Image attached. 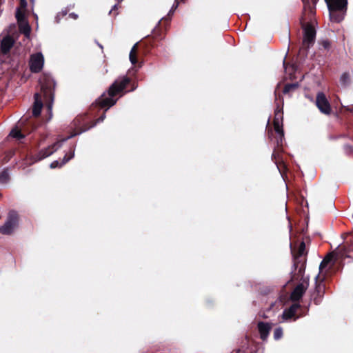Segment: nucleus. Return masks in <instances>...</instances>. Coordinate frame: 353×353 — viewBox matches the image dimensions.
Masks as SVG:
<instances>
[{"instance_id":"30","label":"nucleus","mask_w":353,"mask_h":353,"mask_svg":"<svg viewBox=\"0 0 353 353\" xmlns=\"http://www.w3.org/2000/svg\"><path fill=\"white\" fill-rule=\"evenodd\" d=\"M70 17L73 18L74 19H77L78 16L77 14L72 12V13H70V15H69Z\"/></svg>"},{"instance_id":"3","label":"nucleus","mask_w":353,"mask_h":353,"mask_svg":"<svg viewBox=\"0 0 353 353\" xmlns=\"http://www.w3.org/2000/svg\"><path fill=\"white\" fill-rule=\"evenodd\" d=\"M77 134H71L65 138L59 139L55 143L49 145L48 148L41 150L34 157V162L41 161L46 157H50L59 148H61L63 144L70 139L76 136Z\"/></svg>"},{"instance_id":"15","label":"nucleus","mask_w":353,"mask_h":353,"mask_svg":"<svg viewBox=\"0 0 353 353\" xmlns=\"http://www.w3.org/2000/svg\"><path fill=\"white\" fill-rule=\"evenodd\" d=\"M300 307L299 303L292 305L288 309H286L283 312V319L288 320L294 316L297 309Z\"/></svg>"},{"instance_id":"11","label":"nucleus","mask_w":353,"mask_h":353,"mask_svg":"<svg viewBox=\"0 0 353 353\" xmlns=\"http://www.w3.org/2000/svg\"><path fill=\"white\" fill-rule=\"evenodd\" d=\"M14 45V40L10 36L4 37L1 41L0 50L3 54H7Z\"/></svg>"},{"instance_id":"1","label":"nucleus","mask_w":353,"mask_h":353,"mask_svg":"<svg viewBox=\"0 0 353 353\" xmlns=\"http://www.w3.org/2000/svg\"><path fill=\"white\" fill-rule=\"evenodd\" d=\"M130 81V78L126 76L119 77L109 90L96 100V103L102 108H106V111L116 103L117 99H114V97L125 88Z\"/></svg>"},{"instance_id":"21","label":"nucleus","mask_w":353,"mask_h":353,"mask_svg":"<svg viewBox=\"0 0 353 353\" xmlns=\"http://www.w3.org/2000/svg\"><path fill=\"white\" fill-rule=\"evenodd\" d=\"M137 46V43H135L132 48L129 55L130 61L132 65H134L137 62L136 57Z\"/></svg>"},{"instance_id":"17","label":"nucleus","mask_w":353,"mask_h":353,"mask_svg":"<svg viewBox=\"0 0 353 353\" xmlns=\"http://www.w3.org/2000/svg\"><path fill=\"white\" fill-rule=\"evenodd\" d=\"M351 77L350 74L345 72L341 74L340 78V83L342 86H347L350 83Z\"/></svg>"},{"instance_id":"37","label":"nucleus","mask_w":353,"mask_h":353,"mask_svg":"<svg viewBox=\"0 0 353 353\" xmlns=\"http://www.w3.org/2000/svg\"><path fill=\"white\" fill-rule=\"evenodd\" d=\"M30 1L34 3V0H30Z\"/></svg>"},{"instance_id":"23","label":"nucleus","mask_w":353,"mask_h":353,"mask_svg":"<svg viewBox=\"0 0 353 353\" xmlns=\"http://www.w3.org/2000/svg\"><path fill=\"white\" fill-rule=\"evenodd\" d=\"M283 336V330L281 327H278L275 329L274 332V338L275 340L280 339Z\"/></svg>"},{"instance_id":"4","label":"nucleus","mask_w":353,"mask_h":353,"mask_svg":"<svg viewBox=\"0 0 353 353\" xmlns=\"http://www.w3.org/2000/svg\"><path fill=\"white\" fill-rule=\"evenodd\" d=\"M303 48L308 50L314 43L316 37V30L314 26L309 23L303 25Z\"/></svg>"},{"instance_id":"5","label":"nucleus","mask_w":353,"mask_h":353,"mask_svg":"<svg viewBox=\"0 0 353 353\" xmlns=\"http://www.w3.org/2000/svg\"><path fill=\"white\" fill-rule=\"evenodd\" d=\"M18 225V215L15 211H10L8 214L7 221L3 225L0 227V233L3 234H10Z\"/></svg>"},{"instance_id":"6","label":"nucleus","mask_w":353,"mask_h":353,"mask_svg":"<svg viewBox=\"0 0 353 353\" xmlns=\"http://www.w3.org/2000/svg\"><path fill=\"white\" fill-rule=\"evenodd\" d=\"M44 65V57L41 52H37L30 55L29 65L32 72H39Z\"/></svg>"},{"instance_id":"38","label":"nucleus","mask_w":353,"mask_h":353,"mask_svg":"<svg viewBox=\"0 0 353 353\" xmlns=\"http://www.w3.org/2000/svg\"><path fill=\"white\" fill-rule=\"evenodd\" d=\"M81 132H79V134H81ZM76 134H77L76 135L79 134V133H76Z\"/></svg>"},{"instance_id":"32","label":"nucleus","mask_w":353,"mask_h":353,"mask_svg":"<svg viewBox=\"0 0 353 353\" xmlns=\"http://www.w3.org/2000/svg\"><path fill=\"white\" fill-rule=\"evenodd\" d=\"M346 150H347V151L351 152L352 149V148L350 146L347 145L346 146Z\"/></svg>"},{"instance_id":"27","label":"nucleus","mask_w":353,"mask_h":353,"mask_svg":"<svg viewBox=\"0 0 353 353\" xmlns=\"http://www.w3.org/2000/svg\"><path fill=\"white\" fill-rule=\"evenodd\" d=\"M276 118H278L280 122L281 121L282 113L281 112V111L279 110H276L275 112V119Z\"/></svg>"},{"instance_id":"7","label":"nucleus","mask_w":353,"mask_h":353,"mask_svg":"<svg viewBox=\"0 0 353 353\" xmlns=\"http://www.w3.org/2000/svg\"><path fill=\"white\" fill-rule=\"evenodd\" d=\"M16 18L17 19L19 31L24 34L26 37H29L31 28L26 19L24 12H21L19 8L17 9Z\"/></svg>"},{"instance_id":"13","label":"nucleus","mask_w":353,"mask_h":353,"mask_svg":"<svg viewBox=\"0 0 353 353\" xmlns=\"http://www.w3.org/2000/svg\"><path fill=\"white\" fill-rule=\"evenodd\" d=\"M306 287L303 284H299L291 294V299L294 301H299L306 290Z\"/></svg>"},{"instance_id":"20","label":"nucleus","mask_w":353,"mask_h":353,"mask_svg":"<svg viewBox=\"0 0 353 353\" xmlns=\"http://www.w3.org/2000/svg\"><path fill=\"white\" fill-rule=\"evenodd\" d=\"M333 255L332 254H328L320 263L319 265V270L322 271L329 263L332 261Z\"/></svg>"},{"instance_id":"28","label":"nucleus","mask_w":353,"mask_h":353,"mask_svg":"<svg viewBox=\"0 0 353 353\" xmlns=\"http://www.w3.org/2000/svg\"><path fill=\"white\" fill-rule=\"evenodd\" d=\"M305 245L303 242H302L300 245L299 248V254L302 255L303 254L304 250H305Z\"/></svg>"},{"instance_id":"22","label":"nucleus","mask_w":353,"mask_h":353,"mask_svg":"<svg viewBox=\"0 0 353 353\" xmlns=\"http://www.w3.org/2000/svg\"><path fill=\"white\" fill-rule=\"evenodd\" d=\"M9 181V173L7 170L0 172V184H6Z\"/></svg>"},{"instance_id":"26","label":"nucleus","mask_w":353,"mask_h":353,"mask_svg":"<svg viewBox=\"0 0 353 353\" xmlns=\"http://www.w3.org/2000/svg\"><path fill=\"white\" fill-rule=\"evenodd\" d=\"M27 1L26 0H20V6L21 7L19 8L21 12H23V10H25L27 7Z\"/></svg>"},{"instance_id":"33","label":"nucleus","mask_w":353,"mask_h":353,"mask_svg":"<svg viewBox=\"0 0 353 353\" xmlns=\"http://www.w3.org/2000/svg\"><path fill=\"white\" fill-rule=\"evenodd\" d=\"M319 278V275L316 276V277H315L316 283L317 282Z\"/></svg>"},{"instance_id":"14","label":"nucleus","mask_w":353,"mask_h":353,"mask_svg":"<svg viewBox=\"0 0 353 353\" xmlns=\"http://www.w3.org/2000/svg\"><path fill=\"white\" fill-rule=\"evenodd\" d=\"M43 108V103L38 93L34 94V102L32 108V114L34 117L40 115Z\"/></svg>"},{"instance_id":"29","label":"nucleus","mask_w":353,"mask_h":353,"mask_svg":"<svg viewBox=\"0 0 353 353\" xmlns=\"http://www.w3.org/2000/svg\"><path fill=\"white\" fill-rule=\"evenodd\" d=\"M105 118V114H103L97 121L96 123L102 122Z\"/></svg>"},{"instance_id":"9","label":"nucleus","mask_w":353,"mask_h":353,"mask_svg":"<svg viewBox=\"0 0 353 353\" xmlns=\"http://www.w3.org/2000/svg\"><path fill=\"white\" fill-rule=\"evenodd\" d=\"M41 90L45 95L52 96V90L55 86V83L53 79L50 77H46L44 79L40 80Z\"/></svg>"},{"instance_id":"18","label":"nucleus","mask_w":353,"mask_h":353,"mask_svg":"<svg viewBox=\"0 0 353 353\" xmlns=\"http://www.w3.org/2000/svg\"><path fill=\"white\" fill-rule=\"evenodd\" d=\"M9 136L16 139L17 140H21L24 138V135L21 132V131L17 128H13Z\"/></svg>"},{"instance_id":"19","label":"nucleus","mask_w":353,"mask_h":353,"mask_svg":"<svg viewBox=\"0 0 353 353\" xmlns=\"http://www.w3.org/2000/svg\"><path fill=\"white\" fill-rule=\"evenodd\" d=\"M298 83H288L286 84L283 89V93L284 94H288L292 91H294L296 89L299 87Z\"/></svg>"},{"instance_id":"31","label":"nucleus","mask_w":353,"mask_h":353,"mask_svg":"<svg viewBox=\"0 0 353 353\" xmlns=\"http://www.w3.org/2000/svg\"><path fill=\"white\" fill-rule=\"evenodd\" d=\"M118 8V5L117 4H115L112 6V8L111 9V10L110 11L109 13H111L113 10H116Z\"/></svg>"},{"instance_id":"10","label":"nucleus","mask_w":353,"mask_h":353,"mask_svg":"<svg viewBox=\"0 0 353 353\" xmlns=\"http://www.w3.org/2000/svg\"><path fill=\"white\" fill-rule=\"evenodd\" d=\"M257 327L261 339L263 341H265L268 339L270 331L272 329V324L269 323L259 322Z\"/></svg>"},{"instance_id":"2","label":"nucleus","mask_w":353,"mask_h":353,"mask_svg":"<svg viewBox=\"0 0 353 353\" xmlns=\"http://www.w3.org/2000/svg\"><path fill=\"white\" fill-rule=\"evenodd\" d=\"M325 1L330 12V20L334 22H341L344 19L347 0H336V3L331 0Z\"/></svg>"},{"instance_id":"16","label":"nucleus","mask_w":353,"mask_h":353,"mask_svg":"<svg viewBox=\"0 0 353 353\" xmlns=\"http://www.w3.org/2000/svg\"><path fill=\"white\" fill-rule=\"evenodd\" d=\"M274 130L279 137L280 141L282 142L283 137L284 136L282 125L278 118L274 119Z\"/></svg>"},{"instance_id":"25","label":"nucleus","mask_w":353,"mask_h":353,"mask_svg":"<svg viewBox=\"0 0 353 353\" xmlns=\"http://www.w3.org/2000/svg\"><path fill=\"white\" fill-rule=\"evenodd\" d=\"M179 6V0H175L174 3L172 6L170 10L169 11L168 15L172 14L174 12V10L178 8Z\"/></svg>"},{"instance_id":"24","label":"nucleus","mask_w":353,"mask_h":353,"mask_svg":"<svg viewBox=\"0 0 353 353\" xmlns=\"http://www.w3.org/2000/svg\"><path fill=\"white\" fill-rule=\"evenodd\" d=\"M321 49L328 50L330 46V43L327 39H324L320 41Z\"/></svg>"},{"instance_id":"34","label":"nucleus","mask_w":353,"mask_h":353,"mask_svg":"<svg viewBox=\"0 0 353 353\" xmlns=\"http://www.w3.org/2000/svg\"><path fill=\"white\" fill-rule=\"evenodd\" d=\"M272 158L276 159V154L274 152L272 155Z\"/></svg>"},{"instance_id":"12","label":"nucleus","mask_w":353,"mask_h":353,"mask_svg":"<svg viewBox=\"0 0 353 353\" xmlns=\"http://www.w3.org/2000/svg\"><path fill=\"white\" fill-rule=\"evenodd\" d=\"M74 157V148L72 150H71L69 155H68V154H66L61 162H59L57 160L52 161L50 165V168L52 169L57 168H61L63 165H65L67 162H68L71 159H72Z\"/></svg>"},{"instance_id":"8","label":"nucleus","mask_w":353,"mask_h":353,"mask_svg":"<svg viewBox=\"0 0 353 353\" xmlns=\"http://www.w3.org/2000/svg\"><path fill=\"white\" fill-rule=\"evenodd\" d=\"M315 103L321 112L325 114H329L331 112L330 104L323 92H319L316 94Z\"/></svg>"},{"instance_id":"35","label":"nucleus","mask_w":353,"mask_h":353,"mask_svg":"<svg viewBox=\"0 0 353 353\" xmlns=\"http://www.w3.org/2000/svg\"><path fill=\"white\" fill-rule=\"evenodd\" d=\"M97 45L99 46L100 48L103 49V46L101 45L100 43H97Z\"/></svg>"},{"instance_id":"39","label":"nucleus","mask_w":353,"mask_h":353,"mask_svg":"<svg viewBox=\"0 0 353 353\" xmlns=\"http://www.w3.org/2000/svg\"><path fill=\"white\" fill-rule=\"evenodd\" d=\"M1 4V0H0V5Z\"/></svg>"},{"instance_id":"36","label":"nucleus","mask_w":353,"mask_h":353,"mask_svg":"<svg viewBox=\"0 0 353 353\" xmlns=\"http://www.w3.org/2000/svg\"><path fill=\"white\" fill-rule=\"evenodd\" d=\"M23 119L22 118V119H21L19 120V122H23Z\"/></svg>"}]
</instances>
